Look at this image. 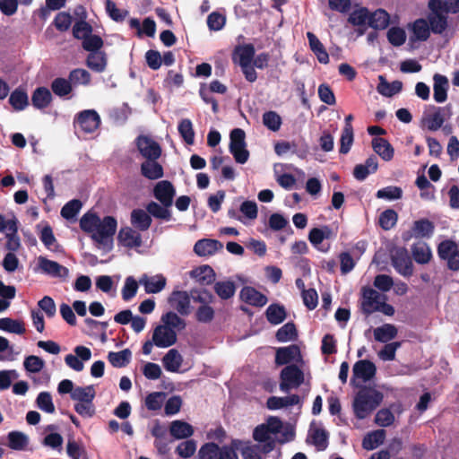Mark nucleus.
Returning <instances> with one entry per match:
<instances>
[{"label":"nucleus","instance_id":"nucleus-60","mask_svg":"<svg viewBox=\"0 0 459 459\" xmlns=\"http://www.w3.org/2000/svg\"><path fill=\"white\" fill-rule=\"evenodd\" d=\"M92 26L86 21H76L73 26V36L76 39L84 40L91 33H92Z\"/></svg>","mask_w":459,"mask_h":459},{"label":"nucleus","instance_id":"nucleus-10","mask_svg":"<svg viewBox=\"0 0 459 459\" xmlns=\"http://www.w3.org/2000/svg\"><path fill=\"white\" fill-rule=\"evenodd\" d=\"M304 381V374L296 365L286 366L281 372L280 389L288 393L298 388Z\"/></svg>","mask_w":459,"mask_h":459},{"label":"nucleus","instance_id":"nucleus-27","mask_svg":"<svg viewBox=\"0 0 459 459\" xmlns=\"http://www.w3.org/2000/svg\"><path fill=\"white\" fill-rule=\"evenodd\" d=\"M139 282L143 285L144 290L148 294L160 292L166 286L167 280L162 274L149 277L143 275Z\"/></svg>","mask_w":459,"mask_h":459},{"label":"nucleus","instance_id":"nucleus-38","mask_svg":"<svg viewBox=\"0 0 459 459\" xmlns=\"http://www.w3.org/2000/svg\"><path fill=\"white\" fill-rule=\"evenodd\" d=\"M18 220L13 216V221L9 223V232L5 233V247L12 253L16 252L21 247V240L18 236Z\"/></svg>","mask_w":459,"mask_h":459},{"label":"nucleus","instance_id":"nucleus-20","mask_svg":"<svg viewBox=\"0 0 459 459\" xmlns=\"http://www.w3.org/2000/svg\"><path fill=\"white\" fill-rule=\"evenodd\" d=\"M118 242L125 247H140L143 245L142 236L131 227L121 228L117 235Z\"/></svg>","mask_w":459,"mask_h":459},{"label":"nucleus","instance_id":"nucleus-13","mask_svg":"<svg viewBox=\"0 0 459 459\" xmlns=\"http://www.w3.org/2000/svg\"><path fill=\"white\" fill-rule=\"evenodd\" d=\"M135 144L140 154L148 160H158L161 155L160 145L150 136L141 134L136 137Z\"/></svg>","mask_w":459,"mask_h":459},{"label":"nucleus","instance_id":"nucleus-4","mask_svg":"<svg viewBox=\"0 0 459 459\" xmlns=\"http://www.w3.org/2000/svg\"><path fill=\"white\" fill-rule=\"evenodd\" d=\"M383 397V394L376 389H360L352 404L355 416L359 420L366 419L381 403Z\"/></svg>","mask_w":459,"mask_h":459},{"label":"nucleus","instance_id":"nucleus-34","mask_svg":"<svg viewBox=\"0 0 459 459\" xmlns=\"http://www.w3.org/2000/svg\"><path fill=\"white\" fill-rule=\"evenodd\" d=\"M52 101L50 91L46 87H38L31 95V103L35 108H48Z\"/></svg>","mask_w":459,"mask_h":459},{"label":"nucleus","instance_id":"nucleus-51","mask_svg":"<svg viewBox=\"0 0 459 459\" xmlns=\"http://www.w3.org/2000/svg\"><path fill=\"white\" fill-rule=\"evenodd\" d=\"M132 353L128 349L114 352L110 351L108 355L109 363L115 368L126 367L131 360Z\"/></svg>","mask_w":459,"mask_h":459},{"label":"nucleus","instance_id":"nucleus-39","mask_svg":"<svg viewBox=\"0 0 459 459\" xmlns=\"http://www.w3.org/2000/svg\"><path fill=\"white\" fill-rule=\"evenodd\" d=\"M426 21L434 34H442L448 26L446 13H429Z\"/></svg>","mask_w":459,"mask_h":459},{"label":"nucleus","instance_id":"nucleus-46","mask_svg":"<svg viewBox=\"0 0 459 459\" xmlns=\"http://www.w3.org/2000/svg\"><path fill=\"white\" fill-rule=\"evenodd\" d=\"M183 358L175 349L169 350L162 359V363L167 371L178 372Z\"/></svg>","mask_w":459,"mask_h":459},{"label":"nucleus","instance_id":"nucleus-64","mask_svg":"<svg viewBox=\"0 0 459 459\" xmlns=\"http://www.w3.org/2000/svg\"><path fill=\"white\" fill-rule=\"evenodd\" d=\"M243 459H262V446L247 444L240 450Z\"/></svg>","mask_w":459,"mask_h":459},{"label":"nucleus","instance_id":"nucleus-26","mask_svg":"<svg viewBox=\"0 0 459 459\" xmlns=\"http://www.w3.org/2000/svg\"><path fill=\"white\" fill-rule=\"evenodd\" d=\"M130 222L137 230L146 231L151 227L152 220L147 211L137 208L131 212Z\"/></svg>","mask_w":459,"mask_h":459},{"label":"nucleus","instance_id":"nucleus-33","mask_svg":"<svg viewBox=\"0 0 459 459\" xmlns=\"http://www.w3.org/2000/svg\"><path fill=\"white\" fill-rule=\"evenodd\" d=\"M300 403V398L297 394H291L285 397L271 396L268 398L266 405L269 410H279Z\"/></svg>","mask_w":459,"mask_h":459},{"label":"nucleus","instance_id":"nucleus-52","mask_svg":"<svg viewBox=\"0 0 459 459\" xmlns=\"http://www.w3.org/2000/svg\"><path fill=\"white\" fill-rule=\"evenodd\" d=\"M411 30L415 39L420 41H426L430 36L429 23L423 18L417 19L413 22Z\"/></svg>","mask_w":459,"mask_h":459},{"label":"nucleus","instance_id":"nucleus-5","mask_svg":"<svg viewBox=\"0 0 459 459\" xmlns=\"http://www.w3.org/2000/svg\"><path fill=\"white\" fill-rule=\"evenodd\" d=\"M191 305L195 306V316H214L212 305L215 302L214 295L204 288H193L188 292Z\"/></svg>","mask_w":459,"mask_h":459},{"label":"nucleus","instance_id":"nucleus-50","mask_svg":"<svg viewBox=\"0 0 459 459\" xmlns=\"http://www.w3.org/2000/svg\"><path fill=\"white\" fill-rule=\"evenodd\" d=\"M213 289L221 299H229L234 296L236 285L231 281H214Z\"/></svg>","mask_w":459,"mask_h":459},{"label":"nucleus","instance_id":"nucleus-36","mask_svg":"<svg viewBox=\"0 0 459 459\" xmlns=\"http://www.w3.org/2000/svg\"><path fill=\"white\" fill-rule=\"evenodd\" d=\"M311 443L319 451H324L328 446V433L321 427L312 425L309 429Z\"/></svg>","mask_w":459,"mask_h":459},{"label":"nucleus","instance_id":"nucleus-22","mask_svg":"<svg viewBox=\"0 0 459 459\" xmlns=\"http://www.w3.org/2000/svg\"><path fill=\"white\" fill-rule=\"evenodd\" d=\"M239 297L246 304L257 307H264L268 301L265 295L250 286L243 287L240 290Z\"/></svg>","mask_w":459,"mask_h":459},{"label":"nucleus","instance_id":"nucleus-7","mask_svg":"<svg viewBox=\"0 0 459 459\" xmlns=\"http://www.w3.org/2000/svg\"><path fill=\"white\" fill-rule=\"evenodd\" d=\"M199 459H238L235 449L230 446H221L210 442L203 445L198 451Z\"/></svg>","mask_w":459,"mask_h":459},{"label":"nucleus","instance_id":"nucleus-31","mask_svg":"<svg viewBox=\"0 0 459 459\" xmlns=\"http://www.w3.org/2000/svg\"><path fill=\"white\" fill-rule=\"evenodd\" d=\"M433 80L434 100L437 103H443L447 99L448 79L445 75L436 74Z\"/></svg>","mask_w":459,"mask_h":459},{"label":"nucleus","instance_id":"nucleus-30","mask_svg":"<svg viewBox=\"0 0 459 459\" xmlns=\"http://www.w3.org/2000/svg\"><path fill=\"white\" fill-rule=\"evenodd\" d=\"M372 148L382 160L389 161L394 158V149L392 144L385 138L377 137L372 140Z\"/></svg>","mask_w":459,"mask_h":459},{"label":"nucleus","instance_id":"nucleus-17","mask_svg":"<svg viewBox=\"0 0 459 459\" xmlns=\"http://www.w3.org/2000/svg\"><path fill=\"white\" fill-rule=\"evenodd\" d=\"M175 195V186L169 180L159 181L153 187V196L162 205H172Z\"/></svg>","mask_w":459,"mask_h":459},{"label":"nucleus","instance_id":"nucleus-62","mask_svg":"<svg viewBox=\"0 0 459 459\" xmlns=\"http://www.w3.org/2000/svg\"><path fill=\"white\" fill-rule=\"evenodd\" d=\"M37 406L39 410L47 413H54L56 411L52 396L48 392H41L36 399Z\"/></svg>","mask_w":459,"mask_h":459},{"label":"nucleus","instance_id":"nucleus-1","mask_svg":"<svg viewBox=\"0 0 459 459\" xmlns=\"http://www.w3.org/2000/svg\"><path fill=\"white\" fill-rule=\"evenodd\" d=\"M291 430L283 431V424L278 417L270 416L266 421L256 426L253 430V438L262 446L264 454H268L275 447L276 442L285 443L292 439Z\"/></svg>","mask_w":459,"mask_h":459},{"label":"nucleus","instance_id":"nucleus-18","mask_svg":"<svg viewBox=\"0 0 459 459\" xmlns=\"http://www.w3.org/2000/svg\"><path fill=\"white\" fill-rule=\"evenodd\" d=\"M189 276L203 287L214 283L216 280V273L214 270L208 264L195 267L189 272Z\"/></svg>","mask_w":459,"mask_h":459},{"label":"nucleus","instance_id":"nucleus-11","mask_svg":"<svg viewBox=\"0 0 459 459\" xmlns=\"http://www.w3.org/2000/svg\"><path fill=\"white\" fill-rule=\"evenodd\" d=\"M394 268L403 276L409 277L413 273V264L405 247H397L391 254Z\"/></svg>","mask_w":459,"mask_h":459},{"label":"nucleus","instance_id":"nucleus-56","mask_svg":"<svg viewBox=\"0 0 459 459\" xmlns=\"http://www.w3.org/2000/svg\"><path fill=\"white\" fill-rule=\"evenodd\" d=\"M69 80L72 83V85H89L91 83V74L82 68H75L73 69L69 73Z\"/></svg>","mask_w":459,"mask_h":459},{"label":"nucleus","instance_id":"nucleus-23","mask_svg":"<svg viewBox=\"0 0 459 459\" xmlns=\"http://www.w3.org/2000/svg\"><path fill=\"white\" fill-rule=\"evenodd\" d=\"M333 231L331 227L325 225L321 228H313L310 230L308 233V240L318 250L322 252H327L329 250V246L326 248H321L319 247V245L322 244L325 239L333 238Z\"/></svg>","mask_w":459,"mask_h":459},{"label":"nucleus","instance_id":"nucleus-35","mask_svg":"<svg viewBox=\"0 0 459 459\" xmlns=\"http://www.w3.org/2000/svg\"><path fill=\"white\" fill-rule=\"evenodd\" d=\"M390 24L389 13L382 8L369 13L368 26L375 30H385Z\"/></svg>","mask_w":459,"mask_h":459},{"label":"nucleus","instance_id":"nucleus-45","mask_svg":"<svg viewBox=\"0 0 459 459\" xmlns=\"http://www.w3.org/2000/svg\"><path fill=\"white\" fill-rule=\"evenodd\" d=\"M9 103L17 111L25 109L29 105L26 91L22 87L16 88L10 95Z\"/></svg>","mask_w":459,"mask_h":459},{"label":"nucleus","instance_id":"nucleus-53","mask_svg":"<svg viewBox=\"0 0 459 459\" xmlns=\"http://www.w3.org/2000/svg\"><path fill=\"white\" fill-rule=\"evenodd\" d=\"M398 221V214L394 209H386L380 213L378 224L384 230L393 229Z\"/></svg>","mask_w":459,"mask_h":459},{"label":"nucleus","instance_id":"nucleus-19","mask_svg":"<svg viewBox=\"0 0 459 459\" xmlns=\"http://www.w3.org/2000/svg\"><path fill=\"white\" fill-rule=\"evenodd\" d=\"M255 54V49L253 44L238 45L235 47L232 53V61L238 63L240 67H246L251 65Z\"/></svg>","mask_w":459,"mask_h":459},{"label":"nucleus","instance_id":"nucleus-58","mask_svg":"<svg viewBox=\"0 0 459 459\" xmlns=\"http://www.w3.org/2000/svg\"><path fill=\"white\" fill-rule=\"evenodd\" d=\"M403 196V190L400 186H388L379 189L376 197L378 199H385L389 201L401 199Z\"/></svg>","mask_w":459,"mask_h":459},{"label":"nucleus","instance_id":"nucleus-6","mask_svg":"<svg viewBox=\"0 0 459 459\" xmlns=\"http://www.w3.org/2000/svg\"><path fill=\"white\" fill-rule=\"evenodd\" d=\"M246 134L241 128H234L230 134V152L236 162L244 164L248 160L249 152L247 149Z\"/></svg>","mask_w":459,"mask_h":459},{"label":"nucleus","instance_id":"nucleus-43","mask_svg":"<svg viewBox=\"0 0 459 459\" xmlns=\"http://www.w3.org/2000/svg\"><path fill=\"white\" fill-rule=\"evenodd\" d=\"M96 395L95 388L93 385L76 386L72 394V400L75 403H93Z\"/></svg>","mask_w":459,"mask_h":459},{"label":"nucleus","instance_id":"nucleus-61","mask_svg":"<svg viewBox=\"0 0 459 459\" xmlns=\"http://www.w3.org/2000/svg\"><path fill=\"white\" fill-rule=\"evenodd\" d=\"M104 46L102 38L99 35L91 33L83 41L82 47L84 50L91 52L100 51Z\"/></svg>","mask_w":459,"mask_h":459},{"label":"nucleus","instance_id":"nucleus-40","mask_svg":"<svg viewBox=\"0 0 459 459\" xmlns=\"http://www.w3.org/2000/svg\"><path fill=\"white\" fill-rule=\"evenodd\" d=\"M411 255L416 263L420 264H428L432 258V253L425 242H418L411 247Z\"/></svg>","mask_w":459,"mask_h":459},{"label":"nucleus","instance_id":"nucleus-44","mask_svg":"<svg viewBox=\"0 0 459 459\" xmlns=\"http://www.w3.org/2000/svg\"><path fill=\"white\" fill-rule=\"evenodd\" d=\"M169 431L176 439L187 438L194 433L193 427L182 420H174L170 424Z\"/></svg>","mask_w":459,"mask_h":459},{"label":"nucleus","instance_id":"nucleus-12","mask_svg":"<svg viewBox=\"0 0 459 459\" xmlns=\"http://www.w3.org/2000/svg\"><path fill=\"white\" fill-rule=\"evenodd\" d=\"M437 254L441 259L447 261L450 270H459V248L455 241L450 239L442 241L437 247Z\"/></svg>","mask_w":459,"mask_h":459},{"label":"nucleus","instance_id":"nucleus-41","mask_svg":"<svg viewBox=\"0 0 459 459\" xmlns=\"http://www.w3.org/2000/svg\"><path fill=\"white\" fill-rule=\"evenodd\" d=\"M379 81L377 90L378 93L385 97H392L399 93L403 89V82L401 81H394L388 82L383 75H379Z\"/></svg>","mask_w":459,"mask_h":459},{"label":"nucleus","instance_id":"nucleus-14","mask_svg":"<svg viewBox=\"0 0 459 459\" xmlns=\"http://www.w3.org/2000/svg\"><path fill=\"white\" fill-rule=\"evenodd\" d=\"M170 307L181 316H187L194 313L195 306L191 305L187 291L174 290L168 299Z\"/></svg>","mask_w":459,"mask_h":459},{"label":"nucleus","instance_id":"nucleus-15","mask_svg":"<svg viewBox=\"0 0 459 459\" xmlns=\"http://www.w3.org/2000/svg\"><path fill=\"white\" fill-rule=\"evenodd\" d=\"M432 108L433 114L425 117L423 121L429 131H437L443 126L445 120L453 115L452 106L451 104L445 107L433 106Z\"/></svg>","mask_w":459,"mask_h":459},{"label":"nucleus","instance_id":"nucleus-55","mask_svg":"<svg viewBox=\"0 0 459 459\" xmlns=\"http://www.w3.org/2000/svg\"><path fill=\"white\" fill-rule=\"evenodd\" d=\"M178 130L183 140L187 144H193L195 142V131L190 119L183 118L180 120Z\"/></svg>","mask_w":459,"mask_h":459},{"label":"nucleus","instance_id":"nucleus-21","mask_svg":"<svg viewBox=\"0 0 459 459\" xmlns=\"http://www.w3.org/2000/svg\"><path fill=\"white\" fill-rule=\"evenodd\" d=\"M39 264L40 269L52 277L65 280L69 275L68 268L46 257H39Z\"/></svg>","mask_w":459,"mask_h":459},{"label":"nucleus","instance_id":"nucleus-63","mask_svg":"<svg viewBox=\"0 0 459 459\" xmlns=\"http://www.w3.org/2000/svg\"><path fill=\"white\" fill-rule=\"evenodd\" d=\"M82 205V202L78 199L67 202L61 209V216L66 220L74 219L80 212Z\"/></svg>","mask_w":459,"mask_h":459},{"label":"nucleus","instance_id":"nucleus-54","mask_svg":"<svg viewBox=\"0 0 459 459\" xmlns=\"http://www.w3.org/2000/svg\"><path fill=\"white\" fill-rule=\"evenodd\" d=\"M0 330L16 334H22L25 332L22 322L11 317H2L0 319Z\"/></svg>","mask_w":459,"mask_h":459},{"label":"nucleus","instance_id":"nucleus-28","mask_svg":"<svg viewBox=\"0 0 459 459\" xmlns=\"http://www.w3.org/2000/svg\"><path fill=\"white\" fill-rule=\"evenodd\" d=\"M108 65L107 54L104 51L89 53L86 58V65L93 72L102 73Z\"/></svg>","mask_w":459,"mask_h":459},{"label":"nucleus","instance_id":"nucleus-42","mask_svg":"<svg viewBox=\"0 0 459 459\" xmlns=\"http://www.w3.org/2000/svg\"><path fill=\"white\" fill-rule=\"evenodd\" d=\"M434 230V223L428 219L415 221L411 227L415 238H430Z\"/></svg>","mask_w":459,"mask_h":459},{"label":"nucleus","instance_id":"nucleus-37","mask_svg":"<svg viewBox=\"0 0 459 459\" xmlns=\"http://www.w3.org/2000/svg\"><path fill=\"white\" fill-rule=\"evenodd\" d=\"M172 205H162L160 203L158 204L154 201L150 202L146 205V211L150 213L151 217L155 219L169 221L172 219V212L170 207Z\"/></svg>","mask_w":459,"mask_h":459},{"label":"nucleus","instance_id":"nucleus-3","mask_svg":"<svg viewBox=\"0 0 459 459\" xmlns=\"http://www.w3.org/2000/svg\"><path fill=\"white\" fill-rule=\"evenodd\" d=\"M361 292L360 307L364 314L381 312L385 316H394V308L386 303L385 295L370 287H363Z\"/></svg>","mask_w":459,"mask_h":459},{"label":"nucleus","instance_id":"nucleus-29","mask_svg":"<svg viewBox=\"0 0 459 459\" xmlns=\"http://www.w3.org/2000/svg\"><path fill=\"white\" fill-rule=\"evenodd\" d=\"M307 38L308 39L309 48L311 51L316 55L319 63L325 65L328 64L329 55L319 39L310 31L307 32Z\"/></svg>","mask_w":459,"mask_h":459},{"label":"nucleus","instance_id":"nucleus-57","mask_svg":"<svg viewBox=\"0 0 459 459\" xmlns=\"http://www.w3.org/2000/svg\"><path fill=\"white\" fill-rule=\"evenodd\" d=\"M98 222H100V217L96 213L88 212L81 218L80 228L82 231L92 235Z\"/></svg>","mask_w":459,"mask_h":459},{"label":"nucleus","instance_id":"nucleus-47","mask_svg":"<svg viewBox=\"0 0 459 459\" xmlns=\"http://www.w3.org/2000/svg\"><path fill=\"white\" fill-rule=\"evenodd\" d=\"M385 438V431L377 429L366 435L362 441V446L366 450H373L383 444Z\"/></svg>","mask_w":459,"mask_h":459},{"label":"nucleus","instance_id":"nucleus-9","mask_svg":"<svg viewBox=\"0 0 459 459\" xmlns=\"http://www.w3.org/2000/svg\"><path fill=\"white\" fill-rule=\"evenodd\" d=\"M101 119L94 109H85L79 112L74 121L75 128L85 134L94 133L100 126Z\"/></svg>","mask_w":459,"mask_h":459},{"label":"nucleus","instance_id":"nucleus-16","mask_svg":"<svg viewBox=\"0 0 459 459\" xmlns=\"http://www.w3.org/2000/svg\"><path fill=\"white\" fill-rule=\"evenodd\" d=\"M377 368L373 362L368 359L357 361L352 368V381L366 383L370 381L376 375Z\"/></svg>","mask_w":459,"mask_h":459},{"label":"nucleus","instance_id":"nucleus-2","mask_svg":"<svg viewBox=\"0 0 459 459\" xmlns=\"http://www.w3.org/2000/svg\"><path fill=\"white\" fill-rule=\"evenodd\" d=\"M163 324L158 325L153 332L152 340L156 346L167 348L177 341V332L186 326L182 317H162Z\"/></svg>","mask_w":459,"mask_h":459},{"label":"nucleus","instance_id":"nucleus-32","mask_svg":"<svg viewBox=\"0 0 459 459\" xmlns=\"http://www.w3.org/2000/svg\"><path fill=\"white\" fill-rule=\"evenodd\" d=\"M141 174L151 180L159 179L163 177V168L157 160H148L141 164Z\"/></svg>","mask_w":459,"mask_h":459},{"label":"nucleus","instance_id":"nucleus-25","mask_svg":"<svg viewBox=\"0 0 459 459\" xmlns=\"http://www.w3.org/2000/svg\"><path fill=\"white\" fill-rule=\"evenodd\" d=\"M300 360V351L297 345L279 348L276 351L275 362L278 365H285L290 362H299Z\"/></svg>","mask_w":459,"mask_h":459},{"label":"nucleus","instance_id":"nucleus-59","mask_svg":"<svg viewBox=\"0 0 459 459\" xmlns=\"http://www.w3.org/2000/svg\"><path fill=\"white\" fill-rule=\"evenodd\" d=\"M105 6L108 16L115 22H121L129 14L127 10L117 8L112 0H106Z\"/></svg>","mask_w":459,"mask_h":459},{"label":"nucleus","instance_id":"nucleus-8","mask_svg":"<svg viewBox=\"0 0 459 459\" xmlns=\"http://www.w3.org/2000/svg\"><path fill=\"white\" fill-rule=\"evenodd\" d=\"M117 221L113 216H105L100 222L97 223L96 230L91 235V238L99 244L106 245L116 233Z\"/></svg>","mask_w":459,"mask_h":459},{"label":"nucleus","instance_id":"nucleus-24","mask_svg":"<svg viewBox=\"0 0 459 459\" xmlns=\"http://www.w3.org/2000/svg\"><path fill=\"white\" fill-rule=\"evenodd\" d=\"M223 245L221 241L211 238H203L195 242L194 246L195 253L199 256H208L214 255L221 249Z\"/></svg>","mask_w":459,"mask_h":459},{"label":"nucleus","instance_id":"nucleus-48","mask_svg":"<svg viewBox=\"0 0 459 459\" xmlns=\"http://www.w3.org/2000/svg\"><path fill=\"white\" fill-rule=\"evenodd\" d=\"M51 90L55 95L64 98L72 92L73 86L69 78L57 77L52 81Z\"/></svg>","mask_w":459,"mask_h":459},{"label":"nucleus","instance_id":"nucleus-49","mask_svg":"<svg viewBox=\"0 0 459 459\" xmlns=\"http://www.w3.org/2000/svg\"><path fill=\"white\" fill-rule=\"evenodd\" d=\"M397 334V329L389 324L374 329L375 340L380 342H388L393 340Z\"/></svg>","mask_w":459,"mask_h":459}]
</instances>
